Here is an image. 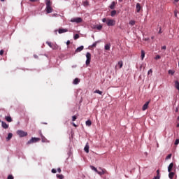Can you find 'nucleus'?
I'll return each instance as SVG.
<instances>
[{"mask_svg":"<svg viewBox=\"0 0 179 179\" xmlns=\"http://www.w3.org/2000/svg\"><path fill=\"white\" fill-rule=\"evenodd\" d=\"M150 101H147L143 106L142 110L143 111H145V110H148V108L149 107Z\"/></svg>","mask_w":179,"mask_h":179,"instance_id":"obj_9","label":"nucleus"},{"mask_svg":"<svg viewBox=\"0 0 179 179\" xmlns=\"http://www.w3.org/2000/svg\"><path fill=\"white\" fill-rule=\"evenodd\" d=\"M151 39H152V40H154V39H155V36H152V37H151Z\"/></svg>","mask_w":179,"mask_h":179,"instance_id":"obj_53","label":"nucleus"},{"mask_svg":"<svg viewBox=\"0 0 179 179\" xmlns=\"http://www.w3.org/2000/svg\"><path fill=\"white\" fill-rule=\"evenodd\" d=\"M1 126L4 128V129H8L9 128V125L6 124L5 122H1Z\"/></svg>","mask_w":179,"mask_h":179,"instance_id":"obj_11","label":"nucleus"},{"mask_svg":"<svg viewBox=\"0 0 179 179\" xmlns=\"http://www.w3.org/2000/svg\"><path fill=\"white\" fill-rule=\"evenodd\" d=\"M98 173V174H100L101 176V174H104V171H102V172H97Z\"/></svg>","mask_w":179,"mask_h":179,"instance_id":"obj_44","label":"nucleus"},{"mask_svg":"<svg viewBox=\"0 0 179 179\" xmlns=\"http://www.w3.org/2000/svg\"><path fill=\"white\" fill-rule=\"evenodd\" d=\"M30 2H36V0H29Z\"/></svg>","mask_w":179,"mask_h":179,"instance_id":"obj_52","label":"nucleus"},{"mask_svg":"<svg viewBox=\"0 0 179 179\" xmlns=\"http://www.w3.org/2000/svg\"><path fill=\"white\" fill-rule=\"evenodd\" d=\"M143 58H145V51L143 50H141V59L143 61Z\"/></svg>","mask_w":179,"mask_h":179,"instance_id":"obj_25","label":"nucleus"},{"mask_svg":"<svg viewBox=\"0 0 179 179\" xmlns=\"http://www.w3.org/2000/svg\"><path fill=\"white\" fill-rule=\"evenodd\" d=\"M42 142H45V138L42 137Z\"/></svg>","mask_w":179,"mask_h":179,"instance_id":"obj_48","label":"nucleus"},{"mask_svg":"<svg viewBox=\"0 0 179 179\" xmlns=\"http://www.w3.org/2000/svg\"><path fill=\"white\" fill-rule=\"evenodd\" d=\"M1 2H5V0H1Z\"/></svg>","mask_w":179,"mask_h":179,"instance_id":"obj_56","label":"nucleus"},{"mask_svg":"<svg viewBox=\"0 0 179 179\" xmlns=\"http://www.w3.org/2000/svg\"><path fill=\"white\" fill-rule=\"evenodd\" d=\"M83 48H85V47H83V45L78 47L76 50V52H80V51H83Z\"/></svg>","mask_w":179,"mask_h":179,"instance_id":"obj_14","label":"nucleus"},{"mask_svg":"<svg viewBox=\"0 0 179 179\" xmlns=\"http://www.w3.org/2000/svg\"><path fill=\"white\" fill-rule=\"evenodd\" d=\"M56 31V34H57V31Z\"/></svg>","mask_w":179,"mask_h":179,"instance_id":"obj_61","label":"nucleus"},{"mask_svg":"<svg viewBox=\"0 0 179 179\" xmlns=\"http://www.w3.org/2000/svg\"><path fill=\"white\" fill-rule=\"evenodd\" d=\"M170 159H171V154L168 155L167 157H166V160H169Z\"/></svg>","mask_w":179,"mask_h":179,"instance_id":"obj_31","label":"nucleus"},{"mask_svg":"<svg viewBox=\"0 0 179 179\" xmlns=\"http://www.w3.org/2000/svg\"><path fill=\"white\" fill-rule=\"evenodd\" d=\"M94 93H97L98 94H100L101 96V94H103V92L99 90H96Z\"/></svg>","mask_w":179,"mask_h":179,"instance_id":"obj_27","label":"nucleus"},{"mask_svg":"<svg viewBox=\"0 0 179 179\" xmlns=\"http://www.w3.org/2000/svg\"><path fill=\"white\" fill-rule=\"evenodd\" d=\"M123 0H119L120 2H122Z\"/></svg>","mask_w":179,"mask_h":179,"instance_id":"obj_58","label":"nucleus"},{"mask_svg":"<svg viewBox=\"0 0 179 179\" xmlns=\"http://www.w3.org/2000/svg\"><path fill=\"white\" fill-rule=\"evenodd\" d=\"M150 73H153V70L150 69L148 72V75H150Z\"/></svg>","mask_w":179,"mask_h":179,"instance_id":"obj_37","label":"nucleus"},{"mask_svg":"<svg viewBox=\"0 0 179 179\" xmlns=\"http://www.w3.org/2000/svg\"><path fill=\"white\" fill-rule=\"evenodd\" d=\"M136 8V12L139 13V12H141V9L142 8V7L141 6V3H137Z\"/></svg>","mask_w":179,"mask_h":179,"instance_id":"obj_10","label":"nucleus"},{"mask_svg":"<svg viewBox=\"0 0 179 179\" xmlns=\"http://www.w3.org/2000/svg\"><path fill=\"white\" fill-rule=\"evenodd\" d=\"M72 125H73V127H75L76 128L78 127V125H76V124H75V123H72Z\"/></svg>","mask_w":179,"mask_h":179,"instance_id":"obj_47","label":"nucleus"},{"mask_svg":"<svg viewBox=\"0 0 179 179\" xmlns=\"http://www.w3.org/2000/svg\"><path fill=\"white\" fill-rule=\"evenodd\" d=\"M115 15H117V10H112L110 13V15L112 16V17H114Z\"/></svg>","mask_w":179,"mask_h":179,"instance_id":"obj_19","label":"nucleus"},{"mask_svg":"<svg viewBox=\"0 0 179 179\" xmlns=\"http://www.w3.org/2000/svg\"><path fill=\"white\" fill-rule=\"evenodd\" d=\"M177 127L179 128V123L177 124Z\"/></svg>","mask_w":179,"mask_h":179,"instance_id":"obj_55","label":"nucleus"},{"mask_svg":"<svg viewBox=\"0 0 179 179\" xmlns=\"http://www.w3.org/2000/svg\"><path fill=\"white\" fill-rule=\"evenodd\" d=\"M168 73H169V75H174V73H176V71H174V70H169V71H168Z\"/></svg>","mask_w":179,"mask_h":179,"instance_id":"obj_22","label":"nucleus"},{"mask_svg":"<svg viewBox=\"0 0 179 179\" xmlns=\"http://www.w3.org/2000/svg\"><path fill=\"white\" fill-rule=\"evenodd\" d=\"M103 23H106L107 26H115V20L109 18L102 19Z\"/></svg>","mask_w":179,"mask_h":179,"instance_id":"obj_1","label":"nucleus"},{"mask_svg":"<svg viewBox=\"0 0 179 179\" xmlns=\"http://www.w3.org/2000/svg\"><path fill=\"white\" fill-rule=\"evenodd\" d=\"M70 22H71L72 23H82V22H83V20L82 19V17H74L71 18Z\"/></svg>","mask_w":179,"mask_h":179,"instance_id":"obj_5","label":"nucleus"},{"mask_svg":"<svg viewBox=\"0 0 179 179\" xmlns=\"http://www.w3.org/2000/svg\"><path fill=\"white\" fill-rule=\"evenodd\" d=\"M135 20H130L129 22V24H130V26H135Z\"/></svg>","mask_w":179,"mask_h":179,"instance_id":"obj_24","label":"nucleus"},{"mask_svg":"<svg viewBox=\"0 0 179 179\" xmlns=\"http://www.w3.org/2000/svg\"><path fill=\"white\" fill-rule=\"evenodd\" d=\"M175 87L176 88L179 90V82L178 81H176L175 82Z\"/></svg>","mask_w":179,"mask_h":179,"instance_id":"obj_26","label":"nucleus"},{"mask_svg":"<svg viewBox=\"0 0 179 179\" xmlns=\"http://www.w3.org/2000/svg\"><path fill=\"white\" fill-rule=\"evenodd\" d=\"M13 136V134L12 133H9L6 138L7 142L10 141L12 139Z\"/></svg>","mask_w":179,"mask_h":179,"instance_id":"obj_12","label":"nucleus"},{"mask_svg":"<svg viewBox=\"0 0 179 179\" xmlns=\"http://www.w3.org/2000/svg\"><path fill=\"white\" fill-rule=\"evenodd\" d=\"M40 138L32 137L27 143V145H31V143H36L39 142Z\"/></svg>","mask_w":179,"mask_h":179,"instance_id":"obj_4","label":"nucleus"},{"mask_svg":"<svg viewBox=\"0 0 179 179\" xmlns=\"http://www.w3.org/2000/svg\"><path fill=\"white\" fill-rule=\"evenodd\" d=\"M17 134L19 135L20 138H24V136H27V132L23 130L17 131Z\"/></svg>","mask_w":179,"mask_h":179,"instance_id":"obj_7","label":"nucleus"},{"mask_svg":"<svg viewBox=\"0 0 179 179\" xmlns=\"http://www.w3.org/2000/svg\"><path fill=\"white\" fill-rule=\"evenodd\" d=\"M78 38H79V34H76L74 36V40H78Z\"/></svg>","mask_w":179,"mask_h":179,"instance_id":"obj_33","label":"nucleus"},{"mask_svg":"<svg viewBox=\"0 0 179 179\" xmlns=\"http://www.w3.org/2000/svg\"><path fill=\"white\" fill-rule=\"evenodd\" d=\"M169 177L171 179H173L174 178V172H169Z\"/></svg>","mask_w":179,"mask_h":179,"instance_id":"obj_21","label":"nucleus"},{"mask_svg":"<svg viewBox=\"0 0 179 179\" xmlns=\"http://www.w3.org/2000/svg\"><path fill=\"white\" fill-rule=\"evenodd\" d=\"M58 33L59 34H62V33H68V29L59 28Z\"/></svg>","mask_w":179,"mask_h":179,"instance_id":"obj_8","label":"nucleus"},{"mask_svg":"<svg viewBox=\"0 0 179 179\" xmlns=\"http://www.w3.org/2000/svg\"><path fill=\"white\" fill-rule=\"evenodd\" d=\"M46 8H45V10L47 13H52V10H54V9H52V7H51V5H52V3H51V1L50 0H46Z\"/></svg>","mask_w":179,"mask_h":179,"instance_id":"obj_2","label":"nucleus"},{"mask_svg":"<svg viewBox=\"0 0 179 179\" xmlns=\"http://www.w3.org/2000/svg\"><path fill=\"white\" fill-rule=\"evenodd\" d=\"M91 169L92 170H94V171H96V173L98 172L97 169H96V167L91 166Z\"/></svg>","mask_w":179,"mask_h":179,"instance_id":"obj_34","label":"nucleus"},{"mask_svg":"<svg viewBox=\"0 0 179 179\" xmlns=\"http://www.w3.org/2000/svg\"><path fill=\"white\" fill-rule=\"evenodd\" d=\"M157 176H159V170L157 171Z\"/></svg>","mask_w":179,"mask_h":179,"instance_id":"obj_54","label":"nucleus"},{"mask_svg":"<svg viewBox=\"0 0 179 179\" xmlns=\"http://www.w3.org/2000/svg\"><path fill=\"white\" fill-rule=\"evenodd\" d=\"M178 120H179V117H178Z\"/></svg>","mask_w":179,"mask_h":179,"instance_id":"obj_60","label":"nucleus"},{"mask_svg":"<svg viewBox=\"0 0 179 179\" xmlns=\"http://www.w3.org/2000/svg\"><path fill=\"white\" fill-rule=\"evenodd\" d=\"M80 82V80L79 78H75L73 83V85H78Z\"/></svg>","mask_w":179,"mask_h":179,"instance_id":"obj_17","label":"nucleus"},{"mask_svg":"<svg viewBox=\"0 0 179 179\" xmlns=\"http://www.w3.org/2000/svg\"><path fill=\"white\" fill-rule=\"evenodd\" d=\"M34 57H35V58H37V56H36V55H34Z\"/></svg>","mask_w":179,"mask_h":179,"instance_id":"obj_59","label":"nucleus"},{"mask_svg":"<svg viewBox=\"0 0 179 179\" xmlns=\"http://www.w3.org/2000/svg\"><path fill=\"white\" fill-rule=\"evenodd\" d=\"M114 8H115V1H113L110 6V9H114Z\"/></svg>","mask_w":179,"mask_h":179,"instance_id":"obj_20","label":"nucleus"},{"mask_svg":"<svg viewBox=\"0 0 179 179\" xmlns=\"http://www.w3.org/2000/svg\"><path fill=\"white\" fill-rule=\"evenodd\" d=\"M178 144H179V138H177V139L176 140V141H175L174 145H178Z\"/></svg>","mask_w":179,"mask_h":179,"instance_id":"obj_35","label":"nucleus"},{"mask_svg":"<svg viewBox=\"0 0 179 179\" xmlns=\"http://www.w3.org/2000/svg\"><path fill=\"white\" fill-rule=\"evenodd\" d=\"M166 48L167 47H166L165 45L162 47V50H166Z\"/></svg>","mask_w":179,"mask_h":179,"instance_id":"obj_46","label":"nucleus"},{"mask_svg":"<svg viewBox=\"0 0 179 179\" xmlns=\"http://www.w3.org/2000/svg\"><path fill=\"white\" fill-rule=\"evenodd\" d=\"M96 45H97V42H95V43H94L92 45V46L91 47H96Z\"/></svg>","mask_w":179,"mask_h":179,"instance_id":"obj_40","label":"nucleus"},{"mask_svg":"<svg viewBox=\"0 0 179 179\" xmlns=\"http://www.w3.org/2000/svg\"><path fill=\"white\" fill-rule=\"evenodd\" d=\"M7 179H14L13 176L9 175Z\"/></svg>","mask_w":179,"mask_h":179,"instance_id":"obj_39","label":"nucleus"},{"mask_svg":"<svg viewBox=\"0 0 179 179\" xmlns=\"http://www.w3.org/2000/svg\"><path fill=\"white\" fill-rule=\"evenodd\" d=\"M145 41H149V38H144Z\"/></svg>","mask_w":179,"mask_h":179,"instance_id":"obj_50","label":"nucleus"},{"mask_svg":"<svg viewBox=\"0 0 179 179\" xmlns=\"http://www.w3.org/2000/svg\"><path fill=\"white\" fill-rule=\"evenodd\" d=\"M57 171H58L59 173H61V171H61V168H58V169H57Z\"/></svg>","mask_w":179,"mask_h":179,"instance_id":"obj_49","label":"nucleus"},{"mask_svg":"<svg viewBox=\"0 0 179 179\" xmlns=\"http://www.w3.org/2000/svg\"><path fill=\"white\" fill-rule=\"evenodd\" d=\"M86 58H87V60L85 62V64L87 66H89V65H90V61H92V54H90V52H87Z\"/></svg>","mask_w":179,"mask_h":179,"instance_id":"obj_3","label":"nucleus"},{"mask_svg":"<svg viewBox=\"0 0 179 179\" xmlns=\"http://www.w3.org/2000/svg\"><path fill=\"white\" fill-rule=\"evenodd\" d=\"M70 44H71V41H67L66 45H69Z\"/></svg>","mask_w":179,"mask_h":179,"instance_id":"obj_45","label":"nucleus"},{"mask_svg":"<svg viewBox=\"0 0 179 179\" xmlns=\"http://www.w3.org/2000/svg\"><path fill=\"white\" fill-rule=\"evenodd\" d=\"M52 173H53V174H55L57 173V169H52Z\"/></svg>","mask_w":179,"mask_h":179,"instance_id":"obj_38","label":"nucleus"},{"mask_svg":"<svg viewBox=\"0 0 179 179\" xmlns=\"http://www.w3.org/2000/svg\"><path fill=\"white\" fill-rule=\"evenodd\" d=\"M85 124H86L87 127H90L92 125V121L91 120H87L85 122Z\"/></svg>","mask_w":179,"mask_h":179,"instance_id":"obj_23","label":"nucleus"},{"mask_svg":"<svg viewBox=\"0 0 179 179\" xmlns=\"http://www.w3.org/2000/svg\"><path fill=\"white\" fill-rule=\"evenodd\" d=\"M57 178L59 179H63L64 178V176L63 175H57Z\"/></svg>","mask_w":179,"mask_h":179,"instance_id":"obj_32","label":"nucleus"},{"mask_svg":"<svg viewBox=\"0 0 179 179\" xmlns=\"http://www.w3.org/2000/svg\"><path fill=\"white\" fill-rule=\"evenodd\" d=\"M160 58L161 57L159 55L155 57V59H160Z\"/></svg>","mask_w":179,"mask_h":179,"instance_id":"obj_42","label":"nucleus"},{"mask_svg":"<svg viewBox=\"0 0 179 179\" xmlns=\"http://www.w3.org/2000/svg\"><path fill=\"white\" fill-rule=\"evenodd\" d=\"M117 65H119V68H120V69H121V68H122V65H123L122 61L118 62Z\"/></svg>","mask_w":179,"mask_h":179,"instance_id":"obj_28","label":"nucleus"},{"mask_svg":"<svg viewBox=\"0 0 179 179\" xmlns=\"http://www.w3.org/2000/svg\"><path fill=\"white\" fill-rule=\"evenodd\" d=\"M77 118L78 117L76 115L73 116L72 117V121H76Z\"/></svg>","mask_w":179,"mask_h":179,"instance_id":"obj_36","label":"nucleus"},{"mask_svg":"<svg viewBox=\"0 0 179 179\" xmlns=\"http://www.w3.org/2000/svg\"><path fill=\"white\" fill-rule=\"evenodd\" d=\"M153 179H160V176L157 175V176H155Z\"/></svg>","mask_w":179,"mask_h":179,"instance_id":"obj_43","label":"nucleus"},{"mask_svg":"<svg viewBox=\"0 0 179 179\" xmlns=\"http://www.w3.org/2000/svg\"><path fill=\"white\" fill-rule=\"evenodd\" d=\"M0 122H1V120H0Z\"/></svg>","mask_w":179,"mask_h":179,"instance_id":"obj_62","label":"nucleus"},{"mask_svg":"<svg viewBox=\"0 0 179 179\" xmlns=\"http://www.w3.org/2000/svg\"><path fill=\"white\" fill-rule=\"evenodd\" d=\"M174 166V164L171 163L168 167V171L169 173H171V170H173V167Z\"/></svg>","mask_w":179,"mask_h":179,"instance_id":"obj_15","label":"nucleus"},{"mask_svg":"<svg viewBox=\"0 0 179 179\" xmlns=\"http://www.w3.org/2000/svg\"><path fill=\"white\" fill-rule=\"evenodd\" d=\"M97 30H101L103 29V26L99 25L96 27Z\"/></svg>","mask_w":179,"mask_h":179,"instance_id":"obj_30","label":"nucleus"},{"mask_svg":"<svg viewBox=\"0 0 179 179\" xmlns=\"http://www.w3.org/2000/svg\"><path fill=\"white\" fill-rule=\"evenodd\" d=\"M84 150L86 153H89V143H87L85 148Z\"/></svg>","mask_w":179,"mask_h":179,"instance_id":"obj_13","label":"nucleus"},{"mask_svg":"<svg viewBox=\"0 0 179 179\" xmlns=\"http://www.w3.org/2000/svg\"><path fill=\"white\" fill-rule=\"evenodd\" d=\"M46 44H48V45L52 48V50H57L58 49V45H57V43H52L51 42L47 41Z\"/></svg>","mask_w":179,"mask_h":179,"instance_id":"obj_6","label":"nucleus"},{"mask_svg":"<svg viewBox=\"0 0 179 179\" xmlns=\"http://www.w3.org/2000/svg\"><path fill=\"white\" fill-rule=\"evenodd\" d=\"M5 120L8 122H12L13 120L12 117L10 116H6L5 117Z\"/></svg>","mask_w":179,"mask_h":179,"instance_id":"obj_16","label":"nucleus"},{"mask_svg":"<svg viewBox=\"0 0 179 179\" xmlns=\"http://www.w3.org/2000/svg\"><path fill=\"white\" fill-rule=\"evenodd\" d=\"M159 34H162V29H159Z\"/></svg>","mask_w":179,"mask_h":179,"instance_id":"obj_51","label":"nucleus"},{"mask_svg":"<svg viewBox=\"0 0 179 179\" xmlns=\"http://www.w3.org/2000/svg\"><path fill=\"white\" fill-rule=\"evenodd\" d=\"M3 52H5L3 50H0V55H3Z\"/></svg>","mask_w":179,"mask_h":179,"instance_id":"obj_41","label":"nucleus"},{"mask_svg":"<svg viewBox=\"0 0 179 179\" xmlns=\"http://www.w3.org/2000/svg\"><path fill=\"white\" fill-rule=\"evenodd\" d=\"M110 47H111V45H110V44H106V45H105V50H106V51H110Z\"/></svg>","mask_w":179,"mask_h":179,"instance_id":"obj_18","label":"nucleus"},{"mask_svg":"<svg viewBox=\"0 0 179 179\" xmlns=\"http://www.w3.org/2000/svg\"><path fill=\"white\" fill-rule=\"evenodd\" d=\"M83 3L85 7L89 6V1H83Z\"/></svg>","mask_w":179,"mask_h":179,"instance_id":"obj_29","label":"nucleus"},{"mask_svg":"<svg viewBox=\"0 0 179 179\" xmlns=\"http://www.w3.org/2000/svg\"><path fill=\"white\" fill-rule=\"evenodd\" d=\"M179 0H175V2H178Z\"/></svg>","mask_w":179,"mask_h":179,"instance_id":"obj_57","label":"nucleus"}]
</instances>
